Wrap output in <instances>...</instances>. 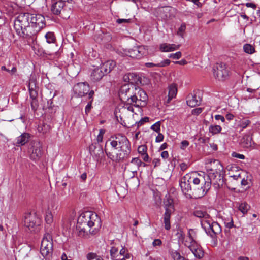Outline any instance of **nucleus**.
Masks as SVG:
<instances>
[{
	"instance_id": "7ed1b4c3",
	"label": "nucleus",
	"mask_w": 260,
	"mask_h": 260,
	"mask_svg": "<svg viewBox=\"0 0 260 260\" xmlns=\"http://www.w3.org/2000/svg\"><path fill=\"white\" fill-rule=\"evenodd\" d=\"M192 183L194 187L193 193L196 198H200L205 196L211 188L209 178L205 172L192 173Z\"/></svg>"
},
{
	"instance_id": "5701e85b",
	"label": "nucleus",
	"mask_w": 260,
	"mask_h": 260,
	"mask_svg": "<svg viewBox=\"0 0 260 260\" xmlns=\"http://www.w3.org/2000/svg\"><path fill=\"white\" fill-rule=\"evenodd\" d=\"M179 47V45L164 43L160 44L159 50L162 52H172L178 49Z\"/></svg>"
},
{
	"instance_id": "20e7f679",
	"label": "nucleus",
	"mask_w": 260,
	"mask_h": 260,
	"mask_svg": "<svg viewBox=\"0 0 260 260\" xmlns=\"http://www.w3.org/2000/svg\"><path fill=\"white\" fill-rule=\"evenodd\" d=\"M100 224V218L98 215L91 212L82 213L78 217L76 225L86 226L91 228L94 225Z\"/></svg>"
},
{
	"instance_id": "6e6d98bb",
	"label": "nucleus",
	"mask_w": 260,
	"mask_h": 260,
	"mask_svg": "<svg viewBox=\"0 0 260 260\" xmlns=\"http://www.w3.org/2000/svg\"><path fill=\"white\" fill-rule=\"evenodd\" d=\"M97 256H98L97 254L95 253H93V252L88 253L86 255V258H87V260H92L94 259H96Z\"/></svg>"
},
{
	"instance_id": "de8ad7c7",
	"label": "nucleus",
	"mask_w": 260,
	"mask_h": 260,
	"mask_svg": "<svg viewBox=\"0 0 260 260\" xmlns=\"http://www.w3.org/2000/svg\"><path fill=\"white\" fill-rule=\"evenodd\" d=\"M31 108L34 111H36L39 107V102L37 99H32L31 101Z\"/></svg>"
},
{
	"instance_id": "3c124183",
	"label": "nucleus",
	"mask_w": 260,
	"mask_h": 260,
	"mask_svg": "<svg viewBox=\"0 0 260 260\" xmlns=\"http://www.w3.org/2000/svg\"><path fill=\"white\" fill-rule=\"evenodd\" d=\"M181 55H182L181 52L180 51H178V52H176L175 53L170 54L169 55V57L173 58L174 59H178L180 58H181Z\"/></svg>"
},
{
	"instance_id": "e2e57ef3",
	"label": "nucleus",
	"mask_w": 260,
	"mask_h": 260,
	"mask_svg": "<svg viewBox=\"0 0 260 260\" xmlns=\"http://www.w3.org/2000/svg\"><path fill=\"white\" fill-rule=\"evenodd\" d=\"M161 244V241L159 239H155L152 243V245L154 247L156 246H160Z\"/></svg>"
},
{
	"instance_id": "f8f14e48",
	"label": "nucleus",
	"mask_w": 260,
	"mask_h": 260,
	"mask_svg": "<svg viewBox=\"0 0 260 260\" xmlns=\"http://www.w3.org/2000/svg\"><path fill=\"white\" fill-rule=\"evenodd\" d=\"M125 55L133 58L140 59L146 54V50L143 46L134 47L124 51Z\"/></svg>"
},
{
	"instance_id": "473e14b6",
	"label": "nucleus",
	"mask_w": 260,
	"mask_h": 260,
	"mask_svg": "<svg viewBox=\"0 0 260 260\" xmlns=\"http://www.w3.org/2000/svg\"><path fill=\"white\" fill-rule=\"evenodd\" d=\"M177 93V86L175 84H171L169 86V93H168V103H169L170 101L174 98Z\"/></svg>"
},
{
	"instance_id": "0eeeda50",
	"label": "nucleus",
	"mask_w": 260,
	"mask_h": 260,
	"mask_svg": "<svg viewBox=\"0 0 260 260\" xmlns=\"http://www.w3.org/2000/svg\"><path fill=\"white\" fill-rule=\"evenodd\" d=\"M24 222L31 232H36L39 230L41 219L36 213H28L24 216Z\"/></svg>"
},
{
	"instance_id": "79ce46f5",
	"label": "nucleus",
	"mask_w": 260,
	"mask_h": 260,
	"mask_svg": "<svg viewBox=\"0 0 260 260\" xmlns=\"http://www.w3.org/2000/svg\"><path fill=\"white\" fill-rule=\"evenodd\" d=\"M186 28V24L185 23H182L177 32V35L183 38Z\"/></svg>"
},
{
	"instance_id": "2f4dec72",
	"label": "nucleus",
	"mask_w": 260,
	"mask_h": 260,
	"mask_svg": "<svg viewBox=\"0 0 260 260\" xmlns=\"http://www.w3.org/2000/svg\"><path fill=\"white\" fill-rule=\"evenodd\" d=\"M170 60L168 59H166L161 61L160 62H147L145 63V66L147 68H153V67H164L168 66L170 63Z\"/></svg>"
},
{
	"instance_id": "13d9d810",
	"label": "nucleus",
	"mask_w": 260,
	"mask_h": 260,
	"mask_svg": "<svg viewBox=\"0 0 260 260\" xmlns=\"http://www.w3.org/2000/svg\"><path fill=\"white\" fill-rule=\"evenodd\" d=\"M232 156L233 157H235L241 159H244L245 158V156L243 154L237 153L235 152L232 153Z\"/></svg>"
},
{
	"instance_id": "f257e3e1",
	"label": "nucleus",
	"mask_w": 260,
	"mask_h": 260,
	"mask_svg": "<svg viewBox=\"0 0 260 260\" xmlns=\"http://www.w3.org/2000/svg\"><path fill=\"white\" fill-rule=\"evenodd\" d=\"M45 17L41 14L21 13L15 18L14 27L18 36L29 38L45 26Z\"/></svg>"
},
{
	"instance_id": "4c0bfd02",
	"label": "nucleus",
	"mask_w": 260,
	"mask_h": 260,
	"mask_svg": "<svg viewBox=\"0 0 260 260\" xmlns=\"http://www.w3.org/2000/svg\"><path fill=\"white\" fill-rule=\"evenodd\" d=\"M222 129L220 125H211L209 127V132L211 133L212 135H216L218 134L221 132Z\"/></svg>"
},
{
	"instance_id": "cd10ccee",
	"label": "nucleus",
	"mask_w": 260,
	"mask_h": 260,
	"mask_svg": "<svg viewBox=\"0 0 260 260\" xmlns=\"http://www.w3.org/2000/svg\"><path fill=\"white\" fill-rule=\"evenodd\" d=\"M194 215L198 218H201V224L202 226V223L204 221H208L210 219V215L206 212L201 210H196L194 212Z\"/></svg>"
},
{
	"instance_id": "a19ab883",
	"label": "nucleus",
	"mask_w": 260,
	"mask_h": 260,
	"mask_svg": "<svg viewBox=\"0 0 260 260\" xmlns=\"http://www.w3.org/2000/svg\"><path fill=\"white\" fill-rule=\"evenodd\" d=\"M176 236H177L179 242H182L184 240L185 238V234L181 228H178L177 229Z\"/></svg>"
},
{
	"instance_id": "f03ea898",
	"label": "nucleus",
	"mask_w": 260,
	"mask_h": 260,
	"mask_svg": "<svg viewBox=\"0 0 260 260\" xmlns=\"http://www.w3.org/2000/svg\"><path fill=\"white\" fill-rule=\"evenodd\" d=\"M105 152L108 158L119 162L129 157L131 152V143L125 136L117 134L106 141Z\"/></svg>"
},
{
	"instance_id": "72a5a7b5",
	"label": "nucleus",
	"mask_w": 260,
	"mask_h": 260,
	"mask_svg": "<svg viewBox=\"0 0 260 260\" xmlns=\"http://www.w3.org/2000/svg\"><path fill=\"white\" fill-rule=\"evenodd\" d=\"M188 237L190 240L188 244L197 243L196 240L197 238V232L195 230L192 229H189L188 231Z\"/></svg>"
},
{
	"instance_id": "37998d69",
	"label": "nucleus",
	"mask_w": 260,
	"mask_h": 260,
	"mask_svg": "<svg viewBox=\"0 0 260 260\" xmlns=\"http://www.w3.org/2000/svg\"><path fill=\"white\" fill-rule=\"evenodd\" d=\"M45 221L48 224H50L52 223L53 218L51 211H48L46 212L45 215Z\"/></svg>"
},
{
	"instance_id": "c03bdc74",
	"label": "nucleus",
	"mask_w": 260,
	"mask_h": 260,
	"mask_svg": "<svg viewBox=\"0 0 260 260\" xmlns=\"http://www.w3.org/2000/svg\"><path fill=\"white\" fill-rule=\"evenodd\" d=\"M224 224L225 226L229 229H231L232 228L234 227V222L233 218L231 216H230L229 217H227V218L225 219Z\"/></svg>"
},
{
	"instance_id": "393cba45",
	"label": "nucleus",
	"mask_w": 260,
	"mask_h": 260,
	"mask_svg": "<svg viewBox=\"0 0 260 260\" xmlns=\"http://www.w3.org/2000/svg\"><path fill=\"white\" fill-rule=\"evenodd\" d=\"M103 70L101 67L95 68L91 74V79L93 81H98L100 80L103 77L106 75L103 73Z\"/></svg>"
},
{
	"instance_id": "09e8293b",
	"label": "nucleus",
	"mask_w": 260,
	"mask_h": 260,
	"mask_svg": "<svg viewBox=\"0 0 260 260\" xmlns=\"http://www.w3.org/2000/svg\"><path fill=\"white\" fill-rule=\"evenodd\" d=\"M150 128L157 133L160 132V121H157L153 124Z\"/></svg>"
},
{
	"instance_id": "39448f33",
	"label": "nucleus",
	"mask_w": 260,
	"mask_h": 260,
	"mask_svg": "<svg viewBox=\"0 0 260 260\" xmlns=\"http://www.w3.org/2000/svg\"><path fill=\"white\" fill-rule=\"evenodd\" d=\"M164 206L165 212L161 218V221L164 224L165 229L169 230L171 229V216L174 211L173 199L170 197H166L164 201Z\"/></svg>"
},
{
	"instance_id": "7c9ffc66",
	"label": "nucleus",
	"mask_w": 260,
	"mask_h": 260,
	"mask_svg": "<svg viewBox=\"0 0 260 260\" xmlns=\"http://www.w3.org/2000/svg\"><path fill=\"white\" fill-rule=\"evenodd\" d=\"M134 165L136 166L135 169H131V171L133 174V176H135L137 174V171L139 170V167L141 166L142 161L138 157H135L132 158L130 161L129 165Z\"/></svg>"
},
{
	"instance_id": "1a4fd4ad",
	"label": "nucleus",
	"mask_w": 260,
	"mask_h": 260,
	"mask_svg": "<svg viewBox=\"0 0 260 260\" xmlns=\"http://www.w3.org/2000/svg\"><path fill=\"white\" fill-rule=\"evenodd\" d=\"M41 253L43 256L51 254L53 251V242L51 236L46 233L44 235L41 244Z\"/></svg>"
},
{
	"instance_id": "6ab92c4d",
	"label": "nucleus",
	"mask_w": 260,
	"mask_h": 260,
	"mask_svg": "<svg viewBox=\"0 0 260 260\" xmlns=\"http://www.w3.org/2000/svg\"><path fill=\"white\" fill-rule=\"evenodd\" d=\"M89 151L94 159L96 161H101L104 157V151L102 146L92 144L89 146Z\"/></svg>"
},
{
	"instance_id": "a878e982",
	"label": "nucleus",
	"mask_w": 260,
	"mask_h": 260,
	"mask_svg": "<svg viewBox=\"0 0 260 260\" xmlns=\"http://www.w3.org/2000/svg\"><path fill=\"white\" fill-rule=\"evenodd\" d=\"M30 137V135L27 133H23L16 138V146H23L27 143Z\"/></svg>"
},
{
	"instance_id": "bf43d9fd",
	"label": "nucleus",
	"mask_w": 260,
	"mask_h": 260,
	"mask_svg": "<svg viewBox=\"0 0 260 260\" xmlns=\"http://www.w3.org/2000/svg\"><path fill=\"white\" fill-rule=\"evenodd\" d=\"M164 135L160 133V132L158 133V135L156 136L155 138V142L156 143H159L163 141L164 140Z\"/></svg>"
},
{
	"instance_id": "0e129e2a",
	"label": "nucleus",
	"mask_w": 260,
	"mask_h": 260,
	"mask_svg": "<svg viewBox=\"0 0 260 260\" xmlns=\"http://www.w3.org/2000/svg\"><path fill=\"white\" fill-rule=\"evenodd\" d=\"M189 145V142L187 140H183L181 143V148L184 149Z\"/></svg>"
},
{
	"instance_id": "9b49d317",
	"label": "nucleus",
	"mask_w": 260,
	"mask_h": 260,
	"mask_svg": "<svg viewBox=\"0 0 260 260\" xmlns=\"http://www.w3.org/2000/svg\"><path fill=\"white\" fill-rule=\"evenodd\" d=\"M214 77L218 80H225L229 77V70L224 63H217L213 69Z\"/></svg>"
},
{
	"instance_id": "58836bf2",
	"label": "nucleus",
	"mask_w": 260,
	"mask_h": 260,
	"mask_svg": "<svg viewBox=\"0 0 260 260\" xmlns=\"http://www.w3.org/2000/svg\"><path fill=\"white\" fill-rule=\"evenodd\" d=\"M249 209L250 206L246 202H242L239 206V210L243 214L246 213Z\"/></svg>"
},
{
	"instance_id": "aec40b11",
	"label": "nucleus",
	"mask_w": 260,
	"mask_h": 260,
	"mask_svg": "<svg viewBox=\"0 0 260 260\" xmlns=\"http://www.w3.org/2000/svg\"><path fill=\"white\" fill-rule=\"evenodd\" d=\"M240 144L243 148L254 149L257 148V145L252 140V137L249 135L244 136L240 141Z\"/></svg>"
},
{
	"instance_id": "774afa93",
	"label": "nucleus",
	"mask_w": 260,
	"mask_h": 260,
	"mask_svg": "<svg viewBox=\"0 0 260 260\" xmlns=\"http://www.w3.org/2000/svg\"><path fill=\"white\" fill-rule=\"evenodd\" d=\"M215 118L217 120H221L222 122L225 121L224 117L221 115H216L215 116Z\"/></svg>"
},
{
	"instance_id": "a18cd8bd",
	"label": "nucleus",
	"mask_w": 260,
	"mask_h": 260,
	"mask_svg": "<svg viewBox=\"0 0 260 260\" xmlns=\"http://www.w3.org/2000/svg\"><path fill=\"white\" fill-rule=\"evenodd\" d=\"M138 93L140 95V99H139V103H141V102H146L147 100V95L146 92L144 90H140Z\"/></svg>"
},
{
	"instance_id": "ea45409f",
	"label": "nucleus",
	"mask_w": 260,
	"mask_h": 260,
	"mask_svg": "<svg viewBox=\"0 0 260 260\" xmlns=\"http://www.w3.org/2000/svg\"><path fill=\"white\" fill-rule=\"evenodd\" d=\"M244 51L248 54H252L255 52L254 47L249 44H246L243 46Z\"/></svg>"
},
{
	"instance_id": "603ef678",
	"label": "nucleus",
	"mask_w": 260,
	"mask_h": 260,
	"mask_svg": "<svg viewBox=\"0 0 260 260\" xmlns=\"http://www.w3.org/2000/svg\"><path fill=\"white\" fill-rule=\"evenodd\" d=\"M105 133V131L103 129H101L99 131V133L97 136V141L99 142H101L103 139V136Z\"/></svg>"
},
{
	"instance_id": "c9c22d12",
	"label": "nucleus",
	"mask_w": 260,
	"mask_h": 260,
	"mask_svg": "<svg viewBox=\"0 0 260 260\" xmlns=\"http://www.w3.org/2000/svg\"><path fill=\"white\" fill-rule=\"evenodd\" d=\"M169 254L173 260H182L184 257L182 256L180 253L177 250L170 249L169 250Z\"/></svg>"
},
{
	"instance_id": "5fc2aeb1",
	"label": "nucleus",
	"mask_w": 260,
	"mask_h": 260,
	"mask_svg": "<svg viewBox=\"0 0 260 260\" xmlns=\"http://www.w3.org/2000/svg\"><path fill=\"white\" fill-rule=\"evenodd\" d=\"M95 227L92 230H91V229H89V236L90 235H95L99 231V228H100L101 226V221L100 220V224H99V226H98L96 224L95 225H94Z\"/></svg>"
},
{
	"instance_id": "f704fd0d",
	"label": "nucleus",
	"mask_w": 260,
	"mask_h": 260,
	"mask_svg": "<svg viewBox=\"0 0 260 260\" xmlns=\"http://www.w3.org/2000/svg\"><path fill=\"white\" fill-rule=\"evenodd\" d=\"M118 252L119 250L118 248L114 246L111 247L110 253L113 260H119V259H121L118 256Z\"/></svg>"
},
{
	"instance_id": "c756f323",
	"label": "nucleus",
	"mask_w": 260,
	"mask_h": 260,
	"mask_svg": "<svg viewBox=\"0 0 260 260\" xmlns=\"http://www.w3.org/2000/svg\"><path fill=\"white\" fill-rule=\"evenodd\" d=\"M118 256L121 259L119 260H132V255L127 248L122 247L118 252Z\"/></svg>"
},
{
	"instance_id": "4be33fe9",
	"label": "nucleus",
	"mask_w": 260,
	"mask_h": 260,
	"mask_svg": "<svg viewBox=\"0 0 260 260\" xmlns=\"http://www.w3.org/2000/svg\"><path fill=\"white\" fill-rule=\"evenodd\" d=\"M201 101L200 96L197 97L196 94L190 93L187 97L186 103L189 107H194L200 104Z\"/></svg>"
},
{
	"instance_id": "864d4df0",
	"label": "nucleus",
	"mask_w": 260,
	"mask_h": 260,
	"mask_svg": "<svg viewBox=\"0 0 260 260\" xmlns=\"http://www.w3.org/2000/svg\"><path fill=\"white\" fill-rule=\"evenodd\" d=\"M93 99H91V100H90L87 104V105L85 107V112L86 113V114H88L91 109V108H92V103L93 102Z\"/></svg>"
},
{
	"instance_id": "4468645a",
	"label": "nucleus",
	"mask_w": 260,
	"mask_h": 260,
	"mask_svg": "<svg viewBox=\"0 0 260 260\" xmlns=\"http://www.w3.org/2000/svg\"><path fill=\"white\" fill-rule=\"evenodd\" d=\"M31 152L30 155V158L37 161L39 160L43 155V149L42 145L39 141H34L32 143Z\"/></svg>"
},
{
	"instance_id": "9d476101",
	"label": "nucleus",
	"mask_w": 260,
	"mask_h": 260,
	"mask_svg": "<svg viewBox=\"0 0 260 260\" xmlns=\"http://www.w3.org/2000/svg\"><path fill=\"white\" fill-rule=\"evenodd\" d=\"M51 13L55 15H59L63 19H67L70 15L66 14V8L62 1H57L53 3L50 9Z\"/></svg>"
},
{
	"instance_id": "338daca9",
	"label": "nucleus",
	"mask_w": 260,
	"mask_h": 260,
	"mask_svg": "<svg viewBox=\"0 0 260 260\" xmlns=\"http://www.w3.org/2000/svg\"><path fill=\"white\" fill-rule=\"evenodd\" d=\"M152 164L154 165V167H156L160 165V160L159 158H154L152 161Z\"/></svg>"
},
{
	"instance_id": "b1692460",
	"label": "nucleus",
	"mask_w": 260,
	"mask_h": 260,
	"mask_svg": "<svg viewBox=\"0 0 260 260\" xmlns=\"http://www.w3.org/2000/svg\"><path fill=\"white\" fill-rule=\"evenodd\" d=\"M116 67V62L112 60H107L102 63L100 67L106 75L109 73Z\"/></svg>"
},
{
	"instance_id": "423d86ee",
	"label": "nucleus",
	"mask_w": 260,
	"mask_h": 260,
	"mask_svg": "<svg viewBox=\"0 0 260 260\" xmlns=\"http://www.w3.org/2000/svg\"><path fill=\"white\" fill-rule=\"evenodd\" d=\"M209 178V182L212 184L215 189H218L224 184L223 173L222 169L218 170H211L206 174Z\"/></svg>"
},
{
	"instance_id": "052dcab7",
	"label": "nucleus",
	"mask_w": 260,
	"mask_h": 260,
	"mask_svg": "<svg viewBox=\"0 0 260 260\" xmlns=\"http://www.w3.org/2000/svg\"><path fill=\"white\" fill-rule=\"evenodd\" d=\"M250 121L246 119L242 121L241 123V126L243 128H245L250 123Z\"/></svg>"
},
{
	"instance_id": "a211bd4d",
	"label": "nucleus",
	"mask_w": 260,
	"mask_h": 260,
	"mask_svg": "<svg viewBox=\"0 0 260 260\" xmlns=\"http://www.w3.org/2000/svg\"><path fill=\"white\" fill-rule=\"evenodd\" d=\"M125 84L121 87L119 92V96L121 101L124 100L127 98H131V95L134 94V90L136 88L133 85Z\"/></svg>"
},
{
	"instance_id": "f3484780",
	"label": "nucleus",
	"mask_w": 260,
	"mask_h": 260,
	"mask_svg": "<svg viewBox=\"0 0 260 260\" xmlns=\"http://www.w3.org/2000/svg\"><path fill=\"white\" fill-rule=\"evenodd\" d=\"M73 91L78 96L82 97L89 91V86L85 82L78 83L74 85Z\"/></svg>"
},
{
	"instance_id": "c85d7f7f",
	"label": "nucleus",
	"mask_w": 260,
	"mask_h": 260,
	"mask_svg": "<svg viewBox=\"0 0 260 260\" xmlns=\"http://www.w3.org/2000/svg\"><path fill=\"white\" fill-rule=\"evenodd\" d=\"M88 226L76 225V230L78 231L79 236L85 239H89L90 238L89 234L88 233Z\"/></svg>"
},
{
	"instance_id": "412c9836",
	"label": "nucleus",
	"mask_w": 260,
	"mask_h": 260,
	"mask_svg": "<svg viewBox=\"0 0 260 260\" xmlns=\"http://www.w3.org/2000/svg\"><path fill=\"white\" fill-rule=\"evenodd\" d=\"M28 90L29 92L30 98L32 99L38 98V87L37 86L36 80L33 77L31 78L28 83Z\"/></svg>"
},
{
	"instance_id": "69168bd1",
	"label": "nucleus",
	"mask_w": 260,
	"mask_h": 260,
	"mask_svg": "<svg viewBox=\"0 0 260 260\" xmlns=\"http://www.w3.org/2000/svg\"><path fill=\"white\" fill-rule=\"evenodd\" d=\"M130 77H133V74H131V73H128L125 75L123 77V80L125 82H130L129 80H130Z\"/></svg>"
},
{
	"instance_id": "680f3d73",
	"label": "nucleus",
	"mask_w": 260,
	"mask_h": 260,
	"mask_svg": "<svg viewBox=\"0 0 260 260\" xmlns=\"http://www.w3.org/2000/svg\"><path fill=\"white\" fill-rule=\"evenodd\" d=\"M203 111V109L202 108H197L194 109L192 111V113L194 115H199Z\"/></svg>"
},
{
	"instance_id": "ddd939ff",
	"label": "nucleus",
	"mask_w": 260,
	"mask_h": 260,
	"mask_svg": "<svg viewBox=\"0 0 260 260\" xmlns=\"http://www.w3.org/2000/svg\"><path fill=\"white\" fill-rule=\"evenodd\" d=\"M192 173L186 174L179 180V185L181 191L184 194H187L191 190L190 182H192Z\"/></svg>"
},
{
	"instance_id": "2eb2a0df",
	"label": "nucleus",
	"mask_w": 260,
	"mask_h": 260,
	"mask_svg": "<svg viewBox=\"0 0 260 260\" xmlns=\"http://www.w3.org/2000/svg\"><path fill=\"white\" fill-rule=\"evenodd\" d=\"M121 101L124 103L123 107L132 112H134V107H139L141 104L139 103V99L136 95V93L132 95L131 98L128 97Z\"/></svg>"
},
{
	"instance_id": "bb28decb",
	"label": "nucleus",
	"mask_w": 260,
	"mask_h": 260,
	"mask_svg": "<svg viewBox=\"0 0 260 260\" xmlns=\"http://www.w3.org/2000/svg\"><path fill=\"white\" fill-rule=\"evenodd\" d=\"M138 152L141 155L142 158L145 162H150L151 159L147 154V147L146 145H142L138 147Z\"/></svg>"
},
{
	"instance_id": "dca6fc26",
	"label": "nucleus",
	"mask_w": 260,
	"mask_h": 260,
	"mask_svg": "<svg viewBox=\"0 0 260 260\" xmlns=\"http://www.w3.org/2000/svg\"><path fill=\"white\" fill-rule=\"evenodd\" d=\"M184 245L191 251L196 258L201 259L204 257V252L201 245L198 242L187 244L186 242Z\"/></svg>"
},
{
	"instance_id": "8fccbe9b",
	"label": "nucleus",
	"mask_w": 260,
	"mask_h": 260,
	"mask_svg": "<svg viewBox=\"0 0 260 260\" xmlns=\"http://www.w3.org/2000/svg\"><path fill=\"white\" fill-rule=\"evenodd\" d=\"M148 121L149 118L147 117H145L142 118L140 121L136 122L135 125L137 126V128H139L140 126L144 124V123L148 122Z\"/></svg>"
},
{
	"instance_id": "49530a36",
	"label": "nucleus",
	"mask_w": 260,
	"mask_h": 260,
	"mask_svg": "<svg viewBox=\"0 0 260 260\" xmlns=\"http://www.w3.org/2000/svg\"><path fill=\"white\" fill-rule=\"evenodd\" d=\"M2 71H6L9 72L11 75H14L17 72V68L15 67H13L11 69L7 68L6 67L3 66L1 67Z\"/></svg>"
},
{
	"instance_id": "6e6552de",
	"label": "nucleus",
	"mask_w": 260,
	"mask_h": 260,
	"mask_svg": "<svg viewBox=\"0 0 260 260\" xmlns=\"http://www.w3.org/2000/svg\"><path fill=\"white\" fill-rule=\"evenodd\" d=\"M202 228L211 237L219 234L222 231L219 224L217 222H212L211 219L208 221H204L202 223Z\"/></svg>"
},
{
	"instance_id": "e433bc0d",
	"label": "nucleus",
	"mask_w": 260,
	"mask_h": 260,
	"mask_svg": "<svg viewBox=\"0 0 260 260\" xmlns=\"http://www.w3.org/2000/svg\"><path fill=\"white\" fill-rule=\"evenodd\" d=\"M47 43L48 44H53L55 42L56 38L53 32H48L45 36Z\"/></svg>"
},
{
	"instance_id": "4d7b16f0",
	"label": "nucleus",
	"mask_w": 260,
	"mask_h": 260,
	"mask_svg": "<svg viewBox=\"0 0 260 260\" xmlns=\"http://www.w3.org/2000/svg\"><path fill=\"white\" fill-rule=\"evenodd\" d=\"M131 22V19H120V18H119V19H117V20H116V22L118 24H122L123 23H130Z\"/></svg>"
}]
</instances>
